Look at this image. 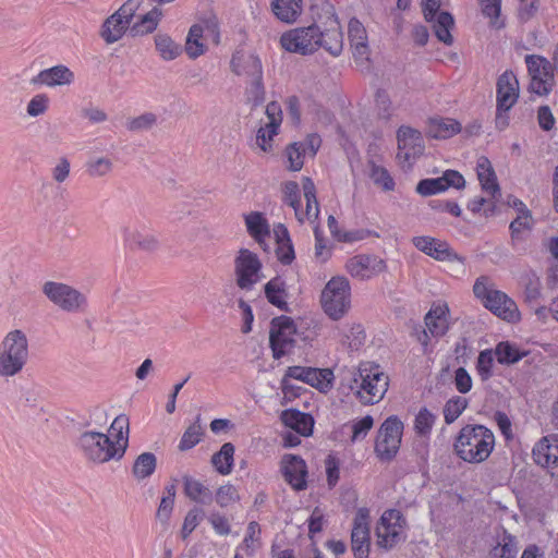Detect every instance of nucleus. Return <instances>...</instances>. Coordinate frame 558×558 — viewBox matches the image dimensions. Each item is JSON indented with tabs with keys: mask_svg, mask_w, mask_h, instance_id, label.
Returning <instances> with one entry per match:
<instances>
[{
	"mask_svg": "<svg viewBox=\"0 0 558 558\" xmlns=\"http://www.w3.org/2000/svg\"><path fill=\"white\" fill-rule=\"evenodd\" d=\"M323 10L326 20L319 16V24L313 23L305 27H296L280 36L281 47L292 53L310 56L324 48L332 57H338L343 50V33L335 7L326 1Z\"/></svg>",
	"mask_w": 558,
	"mask_h": 558,
	"instance_id": "obj_1",
	"label": "nucleus"
},
{
	"mask_svg": "<svg viewBox=\"0 0 558 558\" xmlns=\"http://www.w3.org/2000/svg\"><path fill=\"white\" fill-rule=\"evenodd\" d=\"M495 447V435L482 424L463 426L453 441L458 458L468 463H481L488 459Z\"/></svg>",
	"mask_w": 558,
	"mask_h": 558,
	"instance_id": "obj_2",
	"label": "nucleus"
},
{
	"mask_svg": "<svg viewBox=\"0 0 558 558\" xmlns=\"http://www.w3.org/2000/svg\"><path fill=\"white\" fill-rule=\"evenodd\" d=\"M353 383L357 399L365 405L379 402L389 387V377L380 365L374 362H361Z\"/></svg>",
	"mask_w": 558,
	"mask_h": 558,
	"instance_id": "obj_3",
	"label": "nucleus"
},
{
	"mask_svg": "<svg viewBox=\"0 0 558 558\" xmlns=\"http://www.w3.org/2000/svg\"><path fill=\"white\" fill-rule=\"evenodd\" d=\"M473 293L485 308L502 320L508 323L520 320L521 314L517 303L505 292L494 289L487 276H481L475 280Z\"/></svg>",
	"mask_w": 558,
	"mask_h": 558,
	"instance_id": "obj_4",
	"label": "nucleus"
},
{
	"mask_svg": "<svg viewBox=\"0 0 558 558\" xmlns=\"http://www.w3.org/2000/svg\"><path fill=\"white\" fill-rule=\"evenodd\" d=\"M28 339L21 329L9 331L0 343V376L13 377L28 361Z\"/></svg>",
	"mask_w": 558,
	"mask_h": 558,
	"instance_id": "obj_5",
	"label": "nucleus"
},
{
	"mask_svg": "<svg viewBox=\"0 0 558 558\" xmlns=\"http://www.w3.org/2000/svg\"><path fill=\"white\" fill-rule=\"evenodd\" d=\"M81 454L94 463H105L110 460H120L124 449H116L114 442L104 433L86 430L75 441Z\"/></svg>",
	"mask_w": 558,
	"mask_h": 558,
	"instance_id": "obj_6",
	"label": "nucleus"
},
{
	"mask_svg": "<svg viewBox=\"0 0 558 558\" xmlns=\"http://www.w3.org/2000/svg\"><path fill=\"white\" fill-rule=\"evenodd\" d=\"M322 305L326 315L339 320L351 306V287L343 276L332 277L322 292Z\"/></svg>",
	"mask_w": 558,
	"mask_h": 558,
	"instance_id": "obj_7",
	"label": "nucleus"
},
{
	"mask_svg": "<svg viewBox=\"0 0 558 558\" xmlns=\"http://www.w3.org/2000/svg\"><path fill=\"white\" fill-rule=\"evenodd\" d=\"M403 423L397 415L388 416L380 425L374 451L381 462L392 461L399 452L403 435Z\"/></svg>",
	"mask_w": 558,
	"mask_h": 558,
	"instance_id": "obj_8",
	"label": "nucleus"
},
{
	"mask_svg": "<svg viewBox=\"0 0 558 558\" xmlns=\"http://www.w3.org/2000/svg\"><path fill=\"white\" fill-rule=\"evenodd\" d=\"M144 0H126L113 14L101 24L99 35L108 45L120 40L128 31Z\"/></svg>",
	"mask_w": 558,
	"mask_h": 558,
	"instance_id": "obj_9",
	"label": "nucleus"
},
{
	"mask_svg": "<svg viewBox=\"0 0 558 558\" xmlns=\"http://www.w3.org/2000/svg\"><path fill=\"white\" fill-rule=\"evenodd\" d=\"M298 328L292 317L280 315L270 320L269 347L276 360L289 354L295 347Z\"/></svg>",
	"mask_w": 558,
	"mask_h": 558,
	"instance_id": "obj_10",
	"label": "nucleus"
},
{
	"mask_svg": "<svg viewBox=\"0 0 558 558\" xmlns=\"http://www.w3.org/2000/svg\"><path fill=\"white\" fill-rule=\"evenodd\" d=\"M233 263L238 288L252 291L262 279L263 264L258 255L248 248H240Z\"/></svg>",
	"mask_w": 558,
	"mask_h": 558,
	"instance_id": "obj_11",
	"label": "nucleus"
},
{
	"mask_svg": "<svg viewBox=\"0 0 558 558\" xmlns=\"http://www.w3.org/2000/svg\"><path fill=\"white\" fill-rule=\"evenodd\" d=\"M407 520L398 509H387L377 526L378 545L391 549L405 538Z\"/></svg>",
	"mask_w": 558,
	"mask_h": 558,
	"instance_id": "obj_12",
	"label": "nucleus"
},
{
	"mask_svg": "<svg viewBox=\"0 0 558 558\" xmlns=\"http://www.w3.org/2000/svg\"><path fill=\"white\" fill-rule=\"evenodd\" d=\"M43 293L51 303L68 313L78 312L86 304L83 293L63 282L46 281Z\"/></svg>",
	"mask_w": 558,
	"mask_h": 558,
	"instance_id": "obj_13",
	"label": "nucleus"
},
{
	"mask_svg": "<svg viewBox=\"0 0 558 558\" xmlns=\"http://www.w3.org/2000/svg\"><path fill=\"white\" fill-rule=\"evenodd\" d=\"M412 244L416 250L438 262H457L463 265L466 260V258L458 254L447 241L429 235L413 236Z\"/></svg>",
	"mask_w": 558,
	"mask_h": 558,
	"instance_id": "obj_14",
	"label": "nucleus"
},
{
	"mask_svg": "<svg viewBox=\"0 0 558 558\" xmlns=\"http://www.w3.org/2000/svg\"><path fill=\"white\" fill-rule=\"evenodd\" d=\"M351 547L355 558H368L371 548L369 510H356L351 531Z\"/></svg>",
	"mask_w": 558,
	"mask_h": 558,
	"instance_id": "obj_15",
	"label": "nucleus"
},
{
	"mask_svg": "<svg viewBox=\"0 0 558 558\" xmlns=\"http://www.w3.org/2000/svg\"><path fill=\"white\" fill-rule=\"evenodd\" d=\"M287 377L301 380L320 392H327L333 386V372L329 368H315L305 366H289Z\"/></svg>",
	"mask_w": 558,
	"mask_h": 558,
	"instance_id": "obj_16",
	"label": "nucleus"
},
{
	"mask_svg": "<svg viewBox=\"0 0 558 558\" xmlns=\"http://www.w3.org/2000/svg\"><path fill=\"white\" fill-rule=\"evenodd\" d=\"M465 186L463 175L457 170H446L441 177L422 179L416 185V192L422 196H432L447 191L449 187L461 190Z\"/></svg>",
	"mask_w": 558,
	"mask_h": 558,
	"instance_id": "obj_17",
	"label": "nucleus"
},
{
	"mask_svg": "<svg viewBox=\"0 0 558 558\" xmlns=\"http://www.w3.org/2000/svg\"><path fill=\"white\" fill-rule=\"evenodd\" d=\"M386 262L373 254H360L348 259L347 271L354 278L365 280L384 272Z\"/></svg>",
	"mask_w": 558,
	"mask_h": 558,
	"instance_id": "obj_18",
	"label": "nucleus"
},
{
	"mask_svg": "<svg viewBox=\"0 0 558 558\" xmlns=\"http://www.w3.org/2000/svg\"><path fill=\"white\" fill-rule=\"evenodd\" d=\"M268 122L256 132V144L265 153L272 150V138L282 123V110L278 101H270L265 111Z\"/></svg>",
	"mask_w": 558,
	"mask_h": 558,
	"instance_id": "obj_19",
	"label": "nucleus"
},
{
	"mask_svg": "<svg viewBox=\"0 0 558 558\" xmlns=\"http://www.w3.org/2000/svg\"><path fill=\"white\" fill-rule=\"evenodd\" d=\"M281 471L286 482L298 492L307 487V466L300 456L286 454L281 460Z\"/></svg>",
	"mask_w": 558,
	"mask_h": 558,
	"instance_id": "obj_20",
	"label": "nucleus"
},
{
	"mask_svg": "<svg viewBox=\"0 0 558 558\" xmlns=\"http://www.w3.org/2000/svg\"><path fill=\"white\" fill-rule=\"evenodd\" d=\"M496 106L499 110H510L519 98V82L515 75L506 71L497 80Z\"/></svg>",
	"mask_w": 558,
	"mask_h": 558,
	"instance_id": "obj_21",
	"label": "nucleus"
},
{
	"mask_svg": "<svg viewBox=\"0 0 558 558\" xmlns=\"http://www.w3.org/2000/svg\"><path fill=\"white\" fill-rule=\"evenodd\" d=\"M231 71L238 75H246L247 77L263 76V64L260 58L251 52L238 50L232 54L230 61Z\"/></svg>",
	"mask_w": 558,
	"mask_h": 558,
	"instance_id": "obj_22",
	"label": "nucleus"
},
{
	"mask_svg": "<svg viewBox=\"0 0 558 558\" xmlns=\"http://www.w3.org/2000/svg\"><path fill=\"white\" fill-rule=\"evenodd\" d=\"M533 460L543 468L558 464V434L543 437L532 450Z\"/></svg>",
	"mask_w": 558,
	"mask_h": 558,
	"instance_id": "obj_23",
	"label": "nucleus"
},
{
	"mask_svg": "<svg viewBox=\"0 0 558 558\" xmlns=\"http://www.w3.org/2000/svg\"><path fill=\"white\" fill-rule=\"evenodd\" d=\"M75 75L66 65L58 64L41 70L32 78V84L46 85L48 87L70 85L74 82Z\"/></svg>",
	"mask_w": 558,
	"mask_h": 558,
	"instance_id": "obj_24",
	"label": "nucleus"
},
{
	"mask_svg": "<svg viewBox=\"0 0 558 558\" xmlns=\"http://www.w3.org/2000/svg\"><path fill=\"white\" fill-rule=\"evenodd\" d=\"M425 325L432 337H444L449 330V307L446 303L434 304L424 317Z\"/></svg>",
	"mask_w": 558,
	"mask_h": 558,
	"instance_id": "obj_25",
	"label": "nucleus"
},
{
	"mask_svg": "<svg viewBox=\"0 0 558 558\" xmlns=\"http://www.w3.org/2000/svg\"><path fill=\"white\" fill-rule=\"evenodd\" d=\"M280 420L283 425L295 430L301 436L308 437L313 434L315 422L310 413L298 409H287L281 412Z\"/></svg>",
	"mask_w": 558,
	"mask_h": 558,
	"instance_id": "obj_26",
	"label": "nucleus"
},
{
	"mask_svg": "<svg viewBox=\"0 0 558 558\" xmlns=\"http://www.w3.org/2000/svg\"><path fill=\"white\" fill-rule=\"evenodd\" d=\"M397 140L399 150H405V159L410 158L411 151L412 154H417L424 149L422 133L411 126L401 125L397 131Z\"/></svg>",
	"mask_w": 558,
	"mask_h": 558,
	"instance_id": "obj_27",
	"label": "nucleus"
},
{
	"mask_svg": "<svg viewBox=\"0 0 558 558\" xmlns=\"http://www.w3.org/2000/svg\"><path fill=\"white\" fill-rule=\"evenodd\" d=\"M274 235L277 259L284 266L291 265L295 259V252L288 228L283 223L275 225Z\"/></svg>",
	"mask_w": 558,
	"mask_h": 558,
	"instance_id": "obj_28",
	"label": "nucleus"
},
{
	"mask_svg": "<svg viewBox=\"0 0 558 558\" xmlns=\"http://www.w3.org/2000/svg\"><path fill=\"white\" fill-rule=\"evenodd\" d=\"M461 123L451 118H429L427 136L435 140H447L461 132Z\"/></svg>",
	"mask_w": 558,
	"mask_h": 558,
	"instance_id": "obj_29",
	"label": "nucleus"
},
{
	"mask_svg": "<svg viewBox=\"0 0 558 558\" xmlns=\"http://www.w3.org/2000/svg\"><path fill=\"white\" fill-rule=\"evenodd\" d=\"M264 293L267 301L281 312L289 313L291 312V308L287 302L288 292H287V284L281 279V277L277 276L272 279H270L265 286H264Z\"/></svg>",
	"mask_w": 558,
	"mask_h": 558,
	"instance_id": "obj_30",
	"label": "nucleus"
},
{
	"mask_svg": "<svg viewBox=\"0 0 558 558\" xmlns=\"http://www.w3.org/2000/svg\"><path fill=\"white\" fill-rule=\"evenodd\" d=\"M476 172L483 191L487 192L493 198L500 195V187L497 182L496 173L487 157L482 156L477 160Z\"/></svg>",
	"mask_w": 558,
	"mask_h": 558,
	"instance_id": "obj_31",
	"label": "nucleus"
},
{
	"mask_svg": "<svg viewBox=\"0 0 558 558\" xmlns=\"http://www.w3.org/2000/svg\"><path fill=\"white\" fill-rule=\"evenodd\" d=\"M247 233L262 246L270 236V226L260 211H252L244 216Z\"/></svg>",
	"mask_w": 558,
	"mask_h": 558,
	"instance_id": "obj_32",
	"label": "nucleus"
},
{
	"mask_svg": "<svg viewBox=\"0 0 558 558\" xmlns=\"http://www.w3.org/2000/svg\"><path fill=\"white\" fill-rule=\"evenodd\" d=\"M348 37L353 49L354 57L364 58L368 54L366 29L356 17H352L349 21Z\"/></svg>",
	"mask_w": 558,
	"mask_h": 558,
	"instance_id": "obj_33",
	"label": "nucleus"
},
{
	"mask_svg": "<svg viewBox=\"0 0 558 558\" xmlns=\"http://www.w3.org/2000/svg\"><path fill=\"white\" fill-rule=\"evenodd\" d=\"M432 22L437 39L446 46H452L454 41L451 34V31L454 27L453 15L448 11H441L436 14Z\"/></svg>",
	"mask_w": 558,
	"mask_h": 558,
	"instance_id": "obj_34",
	"label": "nucleus"
},
{
	"mask_svg": "<svg viewBox=\"0 0 558 558\" xmlns=\"http://www.w3.org/2000/svg\"><path fill=\"white\" fill-rule=\"evenodd\" d=\"M183 485L184 494L189 499L203 505L211 504L214 499L211 490L203 485L199 481L193 478L192 476L184 475Z\"/></svg>",
	"mask_w": 558,
	"mask_h": 558,
	"instance_id": "obj_35",
	"label": "nucleus"
},
{
	"mask_svg": "<svg viewBox=\"0 0 558 558\" xmlns=\"http://www.w3.org/2000/svg\"><path fill=\"white\" fill-rule=\"evenodd\" d=\"M203 35L204 27L201 24H193L189 29L184 49L192 60L203 56L207 50L206 45L202 41Z\"/></svg>",
	"mask_w": 558,
	"mask_h": 558,
	"instance_id": "obj_36",
	"label": "nucleus"
},
{
	"mask_svg": "<svg viewBox=\"0 0 558 558\" xmlns=\"http://www.w3.org/2000/svg\"><path fill=\"white\" fill-rule=\"evenodd\" d=\"M274 14L284 23H293L302 12V0H275Z\"/></svg>",
	"mask_w": 558,
	"mask_h": 558,
	"instance_id": "obj_37",
	"label": "nucleus"
},
{
	"mask_svg": "<svg viewBox=\"0 0 558 558\" xmlns=\"http://www.w3.org/2000/svg\"><path fill=\"white\" fill-rule=\"evenodd\" d=\"M495 355L499 364L512 365L526 356V351H520L519 348L510 341H500L495 347Z\"/></svg>",
	"mask_w": 558,
	"mask_h": 558,
	"instance_id": "obj_38",
	"label": "nucleus"
},
{
	"mask_svg": "<svg viewBox=\"0 0 558 558\" xmlns=\"http://www.w3.org/2000/svg\"><path fill=\"white\" fill-rule=\"evenodd\" d=\"M162 12L159 8L155 7L130 27L132 36L146 35L153 33L160 21Z\"/></svg>",
	"mask_w": 558,
	"mask_h": 558,
	"instance_id": "obj_39",
	"label": "nucleus"
},
{
	"mask_svg": "<svg viewBox=\"0 0 558 558\" xmlns=\"http://www.w3.org/2000/svg\"><path fill=\"white\" fill-rule=\"evenodd\" d=\"M234 450L231 442H226L218 452L213 454L211 463L219 474L228 475L232 472Z\"/></svg>",
	"mask_w": 558,
	"mask_h": 558,
	"instance_id": "obj_40",
	"label": "nucleus"
},
{
	"mask_svg": "<svg viewBox=\"0 0 558 558\" xmlns=\"http://www.w3.org/2000/svg\"><path fill=\"white\" fill-rule=\"evenodd\" d=\"M130 421L125 414L118 415L110 425L111 435L116 438V449H124L129 446Z\"/></svg>",
	"mask_w": 558,
	"mask_h": 558,
	"instance_id": "obj_41",
	"label": "nucleus"
},
{
	"mask_svg": "<svg viewBox=\"0 0 558 558\" xmlns=\"http://www.w3.org/2000/svg\"><path fill=\"white\" fill-rule=\"evenodd\" d=\"M156 466V456L153 452H143L135 459L132 466V474L138 481L145 480L155 472Z\"/></svg>",
	"mask_w": 558,
	"mask_h": 558,
	"instance_id": "obj_42",
	"label": "nucleus"
},
{
	"mask_svg": "<svg viewBox=\"0 0 558 558\" xmlns=\"http://www.w3.org/2000/svg\"><path fill=\"white\" fill-rule=\"evenodd\" d=\"M155 46L160 57L166 61L174 60L182 53V47L175 44L167 34H157Z\"/></svg>",
	"mask_w": 558,
	"mask_h": 558,
	"instance_id": "obj_43",
	"label": "nucleus"
},
{
	"mask_svg": "<svg viewBox=\"0 0 558 558\" xmlns=\"http://www.w3.org/2000/svg\"><path fill=\"white\" fill-rule=\"evenodd\" d=\"M124 240L132 246L144 251H155L158 247V240L151 234H142L138 231L125 229Z\"/></svg>",
	"mask_w": 558,
	"mask_h": 558,
	"instance_id": "obj_44",
	"label": "nucleus"
},
{
	"mask_svg": "<svg viewBox=\"0 0 558 558\" xmlns=\"http://www.w3.org/2000/svg\"><path fill=\"white\" fill-rule=\"evenodd\" d=\"M203 435L204 433L201 426V415H197L196 421L191 424L183 433L179 442V449L181 451H186L194 448L198 442H201Z\"/></svg>",
	"mask_w": 558,
	"mask_h": 558,
	"instance_id": "obj_45",
	"label": "nucleus"
},
{
	"mask_svg": "<svg viewBox=\"0 0 558 558\" xmlns=\"http://www.w3.org/2000/svg\"><path fill=\"white\" fill-rule=\"evenodd\" d=\"M469 401L464 397L453 396L446 401L442 413L446 424H452L468 408Z\"/></svg>",
	"mask_w": 558,
	"mask_h": 558,
	"instance_id": "obj_46",
	"label": "nucleus"
},
{
	"mask_svg": "<svg viewBox=\"0 0 558 558\" xmlns=\"http://www.w3.org/2000/svg\"><path fill=\"white\" fill-rule=\"evenodd\" d=\"M525 63L531 77L554 74L553 64L542 56L527 54L525 56Z\"/></svg>",
	"mask_w": 558,
	"mask_h": 558,
	"instance_id": "obj_47",
	"label": "nucleus"
},
{
	"mask_svg": "<svg viewBox=\"0 0 558 558\" xmlns=\"http://www.w3.org/2000/svg\"><path fill=\"white\" fill-rule=\"evenodd\" d=\"M524 301L534 306L542 296V282L535 272H530L524 278Z\"/></svg>",
	"mask_w": 558,
	"mask_h": 558,
	"instance_id": "obj_48",
	"label": "nucleus"
},
{
	"mask_svg": "<svg viewBox=\"0 0 558 558\" xmlns=\"http://www.w3.org/2000/svg\"><path fill=\"white\" fill-rule=\"evenodd\" d=\"M494 354L492 349H485L477 356L475 368L482 381H487L494 376Z\"/></svg>",
	"mask_w": 558,
	"mask_h": 558,
	"instance_id": "obj_49",
	"label": "nucleus"
},
{
	"mask_svg": "<svg viewBox=\"0 0 558 558\" xmlns=\"http://www.w3.org/2000/svg\"><path fill=\"white\" fill-rule=\"evenodd\" d=\"M369 178L374 184L380 186L386 192L395 190V180L386 168L377 166L374 161L369 162Z\"/></svg>",
	"mask_w": 558,
	"mask_h": 558,
	"instance_id": "obj_50",
	"label": "nucleus"
},
{
	"mask_svg": "<svg viewBox=\"0 0 558 558\" xmlns=\"http://www.w3.org/2000/svg\"><path fill=\"white\" fill-rule=\"evenodd\" d=\"M304 144L298 142L289 144L286 148V157L288 160L287 168L290 171H300L304 165Z\"/></svg>",
	"mask_w": 558,
	"mask_h": 558,
	"instance_id": "obj_51",
	"label": "nucleus"
},
{
	"mask_svg": "<svg viewBox=\"0 0 558 558\" xmlns=\"http://www.w3.org/2000/svg\"><path fill=\"white\" fill-rule=\"evenodd\" d=\"M482 8L484 16L490 20V26L495 28L505 27L504 22H499L501 14V1L502 0H477Z\"/></svg>",
	"mask_w": 558,
	"mask_h": 558,
	"instance_id": "obj_52",
	"label": "nucleus"
},
{
	"mask_svg": "<svg viewBox=\"0 0 558 558\" xmlns=\"http://www.w3.org/2000/svg\"><path fill=\"white\" fill-rule=\"evenodd\" d=\"M303 191L304 197L306 199V216L311 218L312 216L317 217L319 213V205L316 198V189L315 184L310 178L303 179Z\"/></svg>",
	"mask_w": 558,
	"mask_h": 558,
	"instance_id": "obj_53",
	"label": "nucleus"
},
{
	"mask_svg": "<svg viewBox=\"0 0 558 558\" xmlns=\"http://www.w3.org/2000/svg\"><path fill=\"white\" fill-rule=\"evenodd\" d=\"M204 512L201 508H192L185 515L183 525L181 529V538L186 541L191 533L198 526L203 520Z\"/></svg>",
	"mask_w": 558,
	"mask_h": 558,
	"instance_id": "obj_54",
	"label": "nucleus"
},
{
	"mask_svg": "<svg viewBox=\"0 0 558 558\" xmlns=\"http://www.w3.org/2000/svg\"><path fill=\"white\" fill-rule=\"evenodd\" d=\"M215 500L219 507L227 508L230 505L239 501L240 496L234 485L226 484L217 489Z\"/></svg>",
	"mask_w": 558,
	"mask_h": 558,
	"instance_id": "obj_55",
	"label": "nucleus"
},
{
	"mask_svg": "<svg viewBox=\"0 0 558 558\" xmlns=\"http://www.w3.org/2000/svg\"><path fill=\"white\" fill-rule=\"evenodd\" d=\"M436 421V416L426 408L418 411L414 420V428L418 435L430 433Z\"/></svg>",
	"mask_w": 558,
	"mask_h": 558,
	"instance_id": "obj_56",
	"label": "nucleus"
},
{
	"mask_svg": "<svg viewBox=\"0 0 558 558\" xmlns=\"http://www.w3.org/2000/svg\"><path fill=\"white\" fill-rule=\"evenodd\" d=\"M283 202L292 207L295 211V215H299V209L301 206V195L300 187L295 181H287L283 184Z\"/></svg>",
	"mask_w": 558,
	"mask_h": 558,
	"instance_id": "obj_57",
	"label": "nucleus"
},
{
	"mask_svg": "<svg viewBox=\"0 0 558 558\" xmlns=\"http://www.w3.org/2000/svg\"><path fill=\"white\" fill-rule=\"evenodd\" d=\"M157 122V116L153 112H145L128 121L126 128L132 132L150 130Z\"/></svg>",
	"mask_w": 558,
	"mask_h": 558,
	"instance_id": "obj_58",
	"label": "nucleus"
},
{
	"mask_svg": "<svg viewBox=\"0 0 558 558\" xmlns=\"http://www.w3.org/2000/svg\"><path fill=\"white\" fill-rule=\"evenodd\" d=\"M375 105L378 117L385 121H389L392 116V104L387 90L381 88L377 89L375 94Z\"/></svg>",
	"mask_w": 558,
	"mask_h": 558,
	"instance_id": "obj_59",
	"label": "nucleus"
},
{
	"mask_svg": "<svg viewBox=\"0 0 558 558\" xmlns=\"http://www.w3.org/2000/svg\"><path fill=\"white\" fill-rule=\"evenodd\" d=\"M555 84L554 74H547L546 76H533L531 77L530 90L538 96H547Z\"/></svg>",
	"mask_w": 558,
	"mask_h": 558,
	"instance_id": "obj_60",
	"label": "nucleus"
},
{
	"mask_svg": "<svg viewBox=\"0 0 558 558\" xmlns=\"http://www.w3.org/2000/svg\"><path fill=\"white\" fill-rule=\"evenodd\" d=\"M250 88L247 90L248 100L254 107L260 106L265 101L266 90L263 76L251 78Z\"/></svg>",
	"mask_w": 558,
	"mask_h": 558,
	"instance_id": "obj_61",
	"label": "nucleus"
},
{
	"mask_svg": "<svg viewBox=\"0 0 558 558\" xmlns=\"http://www.w3.org/2000/svg\"><path fill=\"white\" fill-rule=\"evenodd\" d=\"M374 425V418L371 415H365L364 417L354 421L352 423V436L351 441L355 442L364 439L368 432L372 429Z\"/></svg>",
	"mask_w": 558,
	"mask_h": 558,
	"instance_id": "obj_62",
	"label": "nucleus"
},
{
	"mask_svg": "<svg viewBox=\"0 0 558 558\" xmlns=\"http://www.w3.org/2000/svg\"><path fill=\"white\" fill-rule=\"evenodd\" d=\"M49 105V97L46 94L35 95L27 104L26 112L31 117L44 114Z\"/></svg>",
	"mask_w": 558,
	"mask_h": 558,
	"instance_id": "obj_63",
	"label": "nucleus"
},
{
	"mask_svg": "<svg viewBox=\"0 0 558 558\" xmlns=\"http://www.w3.org/2000/svg\"><path fill=\"white\" fill-rule=\"evenodd\" d=\"M453 384L456 389L462 395L468 393L472 389V377L463 366L454 371Z\"/></svg>",
	"mask_w": 558,
	"mask_h": 558,
	"instance_id": "obj_64",
	"label": "nucleus"
}]
</instances>
